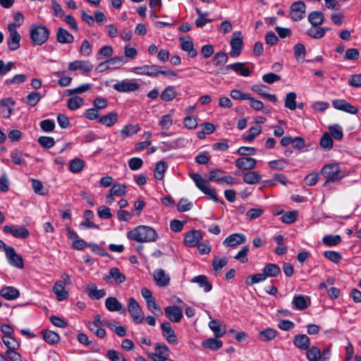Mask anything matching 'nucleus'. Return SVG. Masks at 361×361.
Masks as SVG:
<instances>
[{
	"mask_svg": "<svg viewBox=\"0 0 361 361\" xmlns=\"http://www.w3.org/2000/svg\"><path fill=\"white\" fill-rule=\"evenodd\" d=\"M140 130L138 125L129 124L125 126L121 130V135L126 138L136 134Z\"/></svg>",
	"mask_w": 361,
	"mask_h": 361,
	"instance_id": "49530a36",
	"label": "nucleus"
},
{
	"mask_svg": "<svg viewBox=\"0 0 361 361\" xmlns=\"http://www.w3.org/2000/svg\"><path fill=\"white\" fill-rule=\"evenodd\" d=\"M2 341L6 346L7 350H18L20 347V343L12 336H3Z\"/></svg>",
	"mask_w": 361,
	"mask_h": 361,
	"instance_id": "de8ad7c7",
	"label": "nucleus"
},
{
	"mask_svg": "<svg viewBox=\"0 0 361 361\" xmlns=\"http://www.w3.org/2000/svg\"><path fill=\"white\" fill-rule=\"evenodd\" d=\"M321 174L326 178L324 185L329 183L339 181L345 176L337 164L324 165L321 169Z\"/></svg>",
	"mask_w": 361,
	"mask_h": 361,
	"instance_id": "20e7f679",
	"label": "nucleus"
},
{
	"mask_svg": "<svg viewBox=\"0 0 361 361\" xmlns=\"http://www.w3.org/2000/svg\"><path fill=\"white\" fill-rule=\"evenodd\" d=\"M306 5L302 1L293 2L290 7V17L293 21H299L305 18Z\"/></svg>",
	"mask_w": 361,
	"mask_h": 361,
	"instance_id": "6e6552de",
	"label": "nucleus"
},
{
	"mask_svg": "<svg viewBox=\"0 0 361 361\" xmlns=\"http://www.w3.org/2000/svg\"><path fill=\"white\" fill-rule=\"evenodd\" d=\"M5 254L8 263L18 269H22L24 267L23 259L21 255L16 253L15 249L12 247H5Z\"/></svg>",
	"mask_w": 361,
	"mask_h": 361,
	"instance_id": "9b49d317",
	"label": "nucleus"
},
{
	"mask_svg": "<svg viewBox=\"0 0 361 361\" xmlns=\"http://www.w3.org/2000/svg\"><path fill=\"white\" fill-rule=\"evenodd\" d=\"M308 21L313 27H318L324 21V15L322 11H312L308 15Z\"/></svg>",
	"mask_w": 361,
	"mask_h": 361,
	"instance_id": "c9c22d12",
	"label": "nucleus"
},
{
	"mask_svg": "<svg viewBox=\"0 0 361 361\" xmlns=\"http://www.w3.org/2000/svg\"><path fill=\"white\" fill-rule=\"evenodd\" d=\"M84 104V100L82 97L78 96H75L71 97L67 103L68 108L70 110H76L82 106Z\"/></svg>",
	"mask_w": 361,
	"mask_h": 361,
	"instance_id": "864d4df0",
	"label": "nucleus"
},
{
	"mask_svg": "<svg viewBox=\"0 0 361 361\" xmlns=\"http://www.w3.org/2000/svg\"><path fill=\"white\" fill-rule=\"evenodd\" d=\"M56 41L60 44H71L74 37L64 28L59 27L56 35Z\"/></svg>",
	"mask_w": 361,
	"mask_h": 361,
	"instance_id": "cd10ccee",
	"label": "nucleus"
},
{
	"mask_svg": "<svg viewBox=\"0 0 361 361\" xmlns=\"http://www.w3.org/2000/svg\"><path fill=\"white\" fill-rule=\"evenodd\" d=\"M128 192L127 186L123 183H115L109 190V194L106 195V202L107 204H111L114 200V196L121 197L124 196Z\"/></svg>",
	"mask_w": 361,
	"mask_h": 361,
	"instance_id": "f8f14e48",
	"label": "nucleus"
},
{
	"mask_svg": "<svg viewBox=\"0 0 361 361\" xmlns=\"http://www.w3.org/2000/svg\"><path fill=\"white\" fill-rule=\"evenodd\" d=\"M246 241V237L243 233H233L228 235L223 242L226 247H235L244 243Z\"/></svg>",
	"mask_w": 361,
	"mask_h": 361,
	"instance_id": "5701e85b",
	"label": "nucleus"
},
{
	"mask_svg": "<svg viewBox=\"0 0 361 361\" xmlns=\"http://www.w3.org/2000/svg\"><path fill=\"white\" fill-rule=\"evenodd\" d=\"M296 93L294 92H288L285 98L284 106L286 108L294 111L297 108L296 104Z\"/></svg>",
	"mask_w": 361,
	"mask_h": 361,
	"instance_id": "37998d69",
	"label": "nucleus"
},
{
	"mask_svg": "<svg viewBox=\"0 0 361 361\" xmlns=\"http://www.w3.org/2000/svg\"><path fill=\"white\" fill-rule=\"evenodd\" d=\"M167 169V164L165 161H159L155 166L154 177L157 180H162L164 176V173Z\"/></svg>",
	"mask_w": 361,
	"mask_h": 361,
	"instance_id": "5fc2aeb1",
	"label": "nucleus"
},
{
	"mask_svg": "<svg viewBox=\"0 0 361 361\" xmlns=\"http://www.w3.org/2000/svg\"><path fill=\"white\" fill-rule=\"evenodd\" d=\"M154 280L157 286L160 287H165L169 285L170 282V276L169 274L161 269H157L153 274Z\"/></svg>",
	"mask_w": 361,
	"mask_h": 361,
	"instance_id": "a878e982",
	"label": "nucleus"
},
{
	"mask_svg": "<svg viewBox=\"0 0 361 361\" xmlns=\"http://www.w3.org/2000/svg\"><path fill=\"white\" fill-rule=\"evenodd\" d=\"M157 65H144L142 66L134 67L131 68V72L137 75H147L150 77H157L160 75L159 68Z\"/></svg>",
	"mask_w": 361,
	"mask_h": 361,
	"instance_id": "9d476101",
	"label": "nucleus"
},
{
	"mask_svg": "<svg viewBox=\"0 0 361 361\" xmlns=\"http://www.w3.org/2000/svg\"><path fill=\"white\" fill-rule=\"evenodd\" d=\"M209 327L214 332L216 338L222 337L226 331V326L222 325L218 319H212L209 322Z\"/></svg>",
	"mask_w": 361,
	"mask_h": 361,
	"instance_id": "c85d7f7f",
	"label": "nucleus"
},
{
	"mask_svg": "<svg viewBox=\"0 0 361 361\" xmlns=\"http://www.w3.org/2000/svg\"><path fill=\"white\" fill-rule=\"evenodd\" d=\"M30 37L33 45L41 46L49 39V30L42 24H32L30 27Z\"/></svg>",
	"mask_w": 361,
	"mask_h": 361,
	"instance_id": "7ed1b4c3",
	"label": "nucleus"
},
{
	"mask_svg": "<svg viewBox=\"0 0 361 361\" xmlns=\"http://www.w3.org/2000/svg\"><path fill=\"white\" fill-rule=\"evenodd\" d=\"M267 279L264 272L259 273L253 275H250L247 277L245 280V283L247 286H252L255 283H260Z\"/></svg>",
	"mask_w": 361,
	"mask_h": 361,
	"instance_id": "13d9d810",
	"label": "nucleus"
},
{
	"mask_svg": "<svg viewBox=\"0 0 361 361\" xmlns=\"http://www.w3.org/2000/svg\"><path fill=\"white\" fill-rule=\"evenodd\" d=\"M190 177L195 182L196 187L203 193L207 195L211 200L215 202H224L223 200L218 198L216 190L210 188L209 180L203 178V177L200 173H190Z\"/></svg>",
	"mask_w": 361,
	"mask_h": 361,
	"instance_id": "f03ea898",
	"label": "nucleus"
},
{
	"mask_svg": "<svg viewBox=\"0 0 361 361\" xmlns=\"http://www.w3.org/2000/svg\"><path fill=\"white\" fill-rule=\"evenodd\" d=\"M309 298L302 295H296L292 300L293 308L296 310H304L308 307Z\"/></svg>",
	"mask_w": 361,
	"mask_h": 361,
	"instance_id": "bb28decb",
	"label": "nucleus"
},
{
	"mask_svg": "<svg viewBox=\"0 0 361 361\" xmlns=\"http://www.w3.org/2000/svg\"><path fill=\"white\" fill-rule=\"evenodd\" d=\"M233 71L243 77H247L250 75L255 65L249 63L236 62L232 63Z\"/></svg>",
	"mask_w": 361,
	"mask_h": 361,
	"instance_id": "aec40b11",
	"label": "nucleus"
},
{
	"mask_svg": "<svg viewBox=\"0 0 361 361\" xmlns=\"http://www.w3.org/2000/svg\"><path fill=\"white\" fill-rule=\"evenodd\" d=\"M87 292L88 295L93 299L99 300L106 295L104 289H97L94 283H90L87 286Z\"/></svg>",
	"mask_w": 361,
	"mask_h": 361,
	"instance_id": "58836bf2",
	"label": "nucleus"
},
{
	"mask_svg": "<svg viewBox=\"0 0 361 361\" xmlns=\"http://www.w3.org/2000/svg\"><path fill=\"white\" fill-rule=\"evenodd\" d=\"M128 311L135 324H141L145 319L142 307L134 298H130L128 302Z\"/></svg>",
	"mask_w": 361,
	"mask_h": 361,
	"instance_id": "39448f33",
	"label": "nucleus"
},
{
	"mask_svg": "<svg viewBox=\"0 0 361 361\" xmlns=\"http://www.w3.org/2000/svg\"><path fill=\"white\" fill-rule=\"evenodd\" d=\"M3 230L5 233L11 234L17 238L25 239L30 235L29 231L24 226L6 225Z\"/></svg>",
	"mask_w": 361,
	"mask_h": 361,
	"instance_id": "1a4fd4ad",
	"label": "nucleus"
},
{
	"mask_svg": "<svg viewBox=\"0 0 361 361\" xmlns=\"http://www.w3.org/2000/svg\"><path fill=\"white\" fill-rule=\"evenodd\" d=\"M202 130L197 133V136L199 139H204L206 135L213 133L215 130V126L212 123H204L201 124Z\"/></svg>",
	"mask_w": 361,
	"mask_h": 361,
	"instance_id": "ea45409f",
	"label": "nucleus"
},
{
	"mask_svg": "<svg viewBox=\"0 0 361 361\" xmlns=\"http://www.w3.org/2000/svg\"><path fill=\"white\" fill-rule=\"evenodd\" d=\"M118 113L116 111H111L109 114L100 117L98 121L106 127H111L118 122Z\"/></svg>",
	"mask_w": 361,
	"mask_h": 361,
	"instance_id": "473e14b6",
	"label": "nucleus"
},
{
	"mask_svg": "<svg viewBox=\"0 0 361 361\" xmlns=\"http://www.w3.org/2000/svg\"><path fill=\"white\" fill-rule=\"evenodd\" d=\"M178 40L180 42L181 49L187 53L189 57L195 58L197 56V51L195 49L194 44L190 37L185 39L180 37Z\"/></svg>",
	"mask_w": 361,
	"mask_h": 361,
	"instance_id": "a211bd4d",
	"label": "nucleus"
},
{
	"mask_svg": "<svg viewBox=\"0 0 361 361\" xmlns=\"http://www.w3.org/2000/svg\"><path fill=\"white\" fill-rule=\"evenodd\" d=\"M333 106L337 109L350 114H356L358 109L345 99H335L332 101Z\"/></svg>",
	"mask_w": 361,
	"mask_h": 361,
	"instance_id": "2eb2a0df",
	"label": "nucleus"
},
{
	"mask_svg": "<svg viewBox=\"0 0 361 361\" xmlns=\"http://www.w3.org/2000/svg\"><path fill=\"white\" fill-rule=\"evenodd\" d=\"M161 329L162 331V336L169 343L173 345H176L178 343V338L169 322H163L161 324Z\"/></svg>",
	"mask_w": 361,
	"mask_h": 361,
	"instance_id": "4468645a",
	"label": "nucleus"
},
{
	"mask_svg": "<svg viewBox=\"0 0 361 361\" xmlns=\"http://www.w3.org/2000/svg\"><path fill=\"white\" fill-rule=\"evenodd\" d=\"M306 353L307 358L309 361H319L321 359V351L315 346L309 348Z\"/></svg>",
	"mask_w": 361,
	"mask_h": 361,
	"instance_id": "8fccbe9b",
	"label": "nucleus"
},
{
	"mask_svg": "<svg viewBox=\"0 0 361 361\" xmlns=\"http://www.w3.org/2000/svg\"><path fill=\"white\" fill-rule=\"evenodd\" d=\"M68 69L71 71L81 70L85 73H90L93 69V65L87 61L77 60L69 63Z\"/></svg>",
	"mask_w": 361,
	"mask_h": 361,
	"instance_id": "4be33fe9",
	"label": "nucleus"
},
{
	"mask_svg": "<svg viewBox=\"0 0 361 361\" xmlns=\"http://www.w3.org/2000/svg\"><path fill=\"white\" fill-rule=\"evenodd\" d=\"M322 241L326 246L332 247L338 245L341 238L339 235H326L323 237Z\"/></svg>",
	"mask_w": 361,
	"mask_h": 361,
	"instance_id": "3c124183",
	"label": "nucleus"
},
{
	"mask_svg": "<svg viewBox=\"0 0 361 361\" xmlns=\"http://www.w3.org/2000/svg\"><path fill=\"white\" fill-rule=\"evenodd\" d=\"M30 157L28 154L19 150H13L11 152V159L13 164L18 166H25V158Z\"/></svg>",
	"mask_w": 361,
	"mask_h": 361,
	"instance_id": "f704fd0d",
	"label": "nucleus"
},
{
	"mask_svg": "<svg viewBox=\"0 0 361 361\" xmlns=\"http://www.w3.org/2000/svg\"><path fill=\"white\" fill-rule=\"evenodd\" d=\"M84 167V161L79 159L75 158L71 161L69 165V170L74 173L80 172Z\"/></svg>",
	"mask_w": 361,
	"mask_h": 361,
	"instance_id": "4d7b16f0",
	"label": "nucleus"
},
{
	"mask_svg": "<svg viewBox=\"0 0 361 361\" xmlns=\"http://www.w3.org/2000/svg\"><path fill=\"white\" fill-rule=\"evenodd\" d=\"M269 166L274 170H283L287 165L288 161L286 159H280L269 161Z\"/></svg>",
	"mask_w": 361,
	"mask_h": 361,
	"instance_id": "0e129e2a",
	"label": "nucleus"
},
{
	"mask_svg": "<svg viewBox=\"0 0 361 361\" xmlns=\"http://www.w3.org/2000/svg\"><path fill=\"white\" fill-rule=\"evenodd\" d=\"M9 37L7 39V44L11 51H15L20 47V35L17 31L16 25L15 23H9L8 25Z\"/></svg>",
	"mask_w": 361,
	"mask_h": 361,
	"instance_id": "0eeeda50",
	"label": "nucleus"
},
{
	"mask_svg": "<svg viewBox=\"0 0 361 361\" xmlns=\"http://www.w3.org/2000/svg\"><path fill=\"white\" fill-rule=\"evenodd\" d=\"M113 88L118 92H131L137 91L140 85L134 79H124L115 83Z\"/></svg>",
	"mask_w": 361,
	"mask_h": 361,
	"instance_id": "423d86ee",
	"label": "nucleus"
},
{
	"mask_svg": "<svg viewBox=\"0 0 361 361\" xmlns=\"http://www.w3.org/2000/svg\"><path fill=\"white\" fill-rule=\"evenodd\" d=\"M280 268L275 264H268L263 269V272L267 279L268 277L276 276L280 273Z\"/></svg>",
	"mask_w": 361,
	"mask_h": 361,
	"instance_id": "a18cd8bd",
	"label": "nucleus"
},
{
	"mask_svg": "<svg viewBox=\"0 0 361 361\" xmlns=\"http://www.w3.org/2000/svg\"><path fill=\"white\" fill-rule=\"evenodd\" d=\"M52 290L59 301L66 299L68 295V292L66 290L65 286L60 281L55 282Z\"/></svg>",
	"mask_w": 361,
	"mask_h": 361,
	"instance_id": "72a5a7b5",
	"label": "nucleus"
},
{
	"mask_svg": "<svg viewBox=\"0 0 361 361\" xmlns=\"http://www.w3.org/2000/svg\"><path fill=\"white\" fill-rule=\"evenodd\" d=\"M324 257L335 264H338L342 259V255L340 252L333 250L325 251Z\"/></svg>",
	"mask_w": 361,
	"mask_h": 361,
	"instance_id": "bf43d9fd",
	"label": "nucleus"
},
{
	"mask_svg": "<svg viewBox=\"0 0 361 361\" xmlns=\"http://www.w3.org/2000/svg\"><path fill=\"white\" fill-rule=\"evenodd\" d=\"M329 129L331 135L334 139L337 140H341L343 138V130L341 126H339L338 124H334L333 126H329Z\"/></svg>",
	"mask_w": 361,
	"mask_h": 361,
	"instance_id": "69168bd1",
	"label": "nucleus"
},
{
	"mask_svg": "<svg viewBox=\"0 0 361 361\" xmlns=\"http://www.w3.org/2000/svg\"><path fill=\"white\" fill-rule=\"evenodd\" d=\"M42 334L44 340L49 344H55L60 341L59 335L54 331H44Z\"/></svg>",
	"mask_w": 361,
	"mask_h": 361,
	"instance_id": "09e8293b",
	"label": "nucleus"
},
{
	"mask_svg": "<svg viewBox=\"0 0 361 361\" xmlns=\"http://www.w3.org/2000/svg\"><path fill=\"white\" fill-rule=\"evenodd\" d=\"M262 178V176L257 171H250L243 174V181L247 184H256Z\"/></svg>",
	"mask_w": 361,
	"mask_h": 361,
	"instance_id": "79ce46f5",
	"label": "nucleus"
},
{
	"mask_svg": "<svg viewBox=\"0 0 361 361\" xmlns=\"http://www.w3.org/2000/svg\"><path fill=\"white\" fill-rule=\"evenodd\" d=\"M0 295L7 300H13L20 296V292L15 287L4 286L0 290Z\"/></svg>",
	"mask_w": 361,
	"mask_h": 361,
	"instance_id": "7c9ffc66",
	"label": "nucleus"
},
{
	"mask_svg": "<svg viewBox=\"0 0 361 361\" xmlns=\"http://www.w3.org/2000/svg\"><path fill=\"white\" fill-rule=\"evenodd\" d=\"M307 34L314 39H321L325 35V30L322 27H311L307 31Z\"/></svg>",
	"mask_w": 361,
	"mask_h": 361,
	"instance_id": "774afa93",
	"label": "nucleus"
},
{
	"mask_svg": "<svg viewBox=\"0 0 361 361\" xmlns=\"http://www.w3.org/2000/svg\"><path fill=\"white\" fill-rule=\"evenodd\" d=\"M230 44L231 47L230 56L234 58L238 57L240 54L241 49L243 48L242 37H240L239 34L236 36V33H234Z\"/></svg>",
	"mask_w": 361,
	"mask_h": 361,
	"instance_id": "b1692460",
	"label": "nucleus"
},
{
	"mask_svg": "<svg viewBox=\"0 0 361 361\" xmlns=\"http://www.w3.org/2000/svg\"><path fill=\"white\" fill-rule=\"evenodd\" d=\"M293 344L300 350H307L310 346V339L305 334H298L294 337Z\"/></svg>",
	"mask_w": 361,
	"mask_h": 361,
	"instance_id": "c756f323",
	"label": "nucleus"
},
{
	"mask_svg": "<svg viewBox=\"0 0 361 361\" xmlns=\"http://www.w3.org/2000/svg\"><path fill=\"white\" fill-rule=\"evenodd\" d=\"M106 356L111 361H127L123 355L116 350H109Z\"/></svg>",
	"mask_w": 361,
	"mask_h": 361,
	"instance_id": "680f3d73",
	"label": "nucleus"
},
{
	"mask_svg": "<svg viewBox=\"0 0 361 361\" xmlns=\"http://www.w3.org/2000/svg\"><path fill=\"white\" fill-rule=\"evenodd\" d=\"M177 95L175 87L168 86L161 94V99L164 102L172 101Z\"/></svg>",
	"mask_w": 361,
	"mask_h": 361,
	"instance_id": "c03bdc74",
	"label": "nucleus"
},
{
	"mask_svg": "<svg viewBox=\"0 0 361 361\" xmlns=\"http://www.w3.org/2000/svg\"><path fill=\"white\" fill-rule=\"evenodd\" d=\"M223 343L221 341L216 338H209L202 342V346L204 348H208L212 350H218L222 347Z\"/></svg>",
	"mask_w": 361,
	"mask_h": 361,
	"instance_id": "a19ab883",
	"label": "nucleus"
},
{
	"mask_svg": "<svg viewBox=\"0 0 361 361\" xmlns=\"http://www.w3.org/2000/svg\"><path fill=\"white\" fill-rule=\"evenodd\" d=\"M277 331L271 328H267L260 331L257 334V339L262 342H268L274 339L276 336Z\"/></svg>",
	"mask_w": 361,
	"mask_h": 361,
	"instance_id": "4c0bfd02",
	"label": "nucleus"
},
{
	"mask_svg": "<svg viewBox=\"0 0 361 361\" xmlns=\"http://www.w3.org/2000/svg\"><path fill=\"white\" fill-rule=\"evenodd\" d=\"M191 282L197 283L206 293L209 292L212 289V284L209 281L208 278L205 275L197 276L191 280Z\"/></svg>",
	"mask_w": 361,
	"mask_h": 361,
	"instance_id": "e433bc0d",
	"label": "nucleus"
},
{
	"mask_svg": "<svg viewBox=\"0 0 361 361\" xmlns=\"http://www.w3.org/2000/svg\"><path fill=\"white\" fill-rule=\"evenodd\" d=\"M127 237L130 240L139 243L154 242L158 235L156 231L147 226H139L127 233Z\"/></svg>",
	"mask_w": 361,
	"mask_h": 361,
	"instance_id": "f257e3e1",
	"label": "nucleus"
},
{
	"mask_svg": "<svg viewBox=\"0 0 361 361\" xmlns=\"http://www.w3.org/2000/svg\"><path fill=\"white\" fill-rule=\"evenodd\" d=\"M169 356V349L167 345L157 343L155 344L154 353L152 355L153 360L159 358H166Z\"/></svg>",
	"mask_w": 361,
	"mask_h": 361,
	"instance_id": "2f4dec72",
	"label": "nucleus"
},
{
	"mask_svg": "<svg viewBox=\"0 0 361 361\" xmlns=\"http://www.w3.org/2000/svg\"><path fill=\"white\" fill-rule=\"evenodd\" d=\"M235 166L242 170H252L257 166V160L251 157L238 158L235 161Z\"/></svg>",
	"mask_w": 361,
	"mask_h": 361,
	"instance_id": "412c9836",
	"label": "nucleus"
},
{
	"mask_svg": "<svg viewBox=\"0 0 361 361\" xmlns=\"http://www.w3.org/2000/svg\"><path fill=\"white\" fill-rule=\"evenodd\" d=\"M103 280L106 283H110L113 280L116 283L121 284L126 281V277L118 268L114 267L109 269V275L104 276Z\"/></svg>",
	"mask_w": 361,
	"mask_h": 361,
	"instance_id": "ddd939ff",
	"label": "nucleus"
},
{
	"mask_svg": "<svg viewBox=\"0 0 361 361\" xmlns=\"http://www.w3.org/2000/svg\"><path fill=\"white\" fill-rule=\"evenodd\" d=\"M164 312L167 318L173 322L178 323L183 317L182 310L177 306H167L165 307Z\"/></svg>",
	"mask_w": 361,
	"mask_h": 361,
	"instance_id": "6ab92c4d",
	"label": "nucleus"
},
{
	"mask_svg": "<svg viewBox=\"0 0 361 361\" xmlns=\"http://www.w3.org/2000/svg\"><path fill=\"white\" fill-rule=\"evenodd\" d=\"M202 238V235L199 230H192L185 235L184 244L187 247H193L198 245Z\"/></svg>",
	"mask_w": 361,
	"mask_h": 361,
	"instance_id": "dca6fc26",
	"label": "nucleus"
},
{
	"mask_svg": "<svg viewBox=\"0 0 361 361\" xmlns=\"http://www.w3.org/2000/svg\"><path fill=\"white\" fill-rule=\"evenodd\" d=\"M228 60L226 53L223 51L217 52L214 57L213 61L216 66H219L225 64Z\"/></svg>",
	"mask_w": 361,
	"mask_h": 361,
	"instance_id": "338daca9",
	"label": "nucleus"
},
{
	"mask_svg": "<svg viewBox=\"0 0 361 361\" xmlns=\"http://www.w3.org/2000/svg\"><path fill=\"white\" fill-rule=\"evenodd\" d=\"M105 307L110 312H119L121 314L126 313V308L115 297L106 298Z\"/></svg>",
	"mask_w": 361,
	"mask_h": 361,
	"instance_id": "f3484780",
	"label": "nucleus"
},
{
	"mask_svg": "<svg viewBox=\"0 0 361 361\" xmlns=\"http://www.w3.org/2000/svg\"><path fill=\"white\" fill-rule=\"evenodd\" d=\"M196 13L198 17L195 20V25L197 27H203L206 25V17L209 15L208 12H202L199 8H196Z\"/></svg>",
	"mask_w": 361,
	"mask_h": 361,
	"instance_id": "e2e57ef3",
	"label": "nucleus"
},
{
	"mask_svg": "<svg viewBox=\"0 0 361 361\" xmlns=\"http://www.w3.org/2000/svg\"><path fill=\"white\" fill-rule=\"evenodd\" d=\"M320 146L326 150H329L333 147V140L328 133L323 134L320 139Z\"/></svg>",
	"mask_w": 361,
	"mask_h": 361,
	"instance_id": "052dcab7",
	"label": "nucleus"
},
{
	"mask_svg": "<svg viewBox=\"0 0 361 361\" xmlns=\"http://www.w3.org/2000/svg\"><path fill=\"white\" fill-rule=\"evenodd\" d=\"M15 104V101L11 97H6L0 100V105L4 108L1 111L3 118H8L11 116Z\"/></svg>",
	"mask_w": 361,
	"mask_h": 361,
	"instance_id": "393cba45",
	"label": "nucleus"
},
{
	"mask_svg": "<svg viewBox=\"0 0 361 361\" xmlns=\"http://www.w3.org/2000/svg\"><path fill=\"white\" fill-rule=\"evenodd\" d=\"M228 264V259L226 257H214L212 261V267L214 271L217 274L219 273L221 269Z\"/></svg>",
	"mask_w": 361,
	"mask_h": 361,
	"instance_id": "603ef678",
	"label": "nucleus"
},
{
	"mask_svg": "<svg viewBox=\"0 0 361 361\" xmlns=\"http://www.w3.org/2000/svg\"><path fill=\"white\" fill-rule=\"evenodd\" d=\"M42 97L39 92H31L26 97V103L30 106H35L39 102Z\"/></svg>",
	"mask_w": 361,
	"mask_h": 361,
	"instance_id": "6e6d98bb",
	"label": "nucleus"
}]
</instances>
